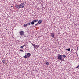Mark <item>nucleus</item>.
I'll return each mask as SVG.
<instances>
[{
	"mask_svg": "<svg viewBox=\"0 0 79 79\" xmlns=\"http://www.w3.org/2000/svg\"><path fill=\"white\" fill-rule=\"evenodd\" d=\"M57 59L60 60H63V56L62 55H59L57 56Z\"/></svg>",
	"mask_w": 79,
	"mask_h": 79,
	"instance_id": "1",
	"label": "nucleus"
},
{
	"mask_svg": "<svg viewBox=\"0 0 79 79\" xmlns=\"http://www.w3.org/2000/svg\"><path fill=\"white\" fill-rule=\"evenodd\" d=\"M20 6V8H23L24 7V6L25 5L23 3H22L21 4H19Z\"/></svg>",
	"mask_w": 79,
	"mask_h": 79,
	"instance_id": "2",
	"label": "nucleus"
},
{
	"mask_svg": "<svg viewBox=\"0 0 79 79\" xmlns=\"http://www.w3.org/2000/svg\"><path fill=\"white\" fill-rule=\"evenodd\" d=\"M24 32L23 31H20L19 32V35L20 36H23V35H24Z\"/></svg>",
	"mask_w": 79,
	"mask_h": 79,
	"instance_id": "3",
	"label": "nucleus"
},
{
	"mask_svg": "<svg viewBox=\"0 0 79 79\" xmlns=\"http://www.w3.org/2000/svg\"><path fill=\"white\" fill-rule=\"evenodd\" d=\"M15 7L16 8H18V9H19V8H20V6L19 5H15Z\"/></svg>",
	"mask_w": 79,
	"mask_h": 79,
	"instance_id": "4",
	"label": "nucleus"
},
{
	"mask_svg": "<svg viewBox=\"0 0 79 79\" xmlns=\"http://www.w3.org/2000/svg\"><path fill=\"white\" fill-rule=\"evenodd\" d=\"M62 57H63V58L62 59V61H64V58H66V56L64 54L62 55Z\"/></svg>",
	"mask_w": 79,
	"mask_h": 79,
	"instance_id": "5",
	"label": "nucleus"
},
{
	"mask_svg": "<svg viewBox=\"0 0 79 79\" xmlns=\"http://www.w3.org/2000/svg\"><path fill=\"white\" fill-rule=\"evenodd\" d=\"M42 20H40L38 21V24H41L42 23Z\"/></svg>",
	"mask_w": 79,
	"mask_h": 79,
	"instance_id": "6",
	"label": "nucleus"
},
{
	"mask_svg": "<svg viewBox=\"0 0 79 79\" xmlns=\"http://www.w3.org/2000/svg\"><path fill=\"white\" fill-rule=\"evenodd\" d=\"M27 56L28 57H29V56H31V53H28L27 55Z\"/></svg>",
	"mask_w": 79,
	"mask_h": 79,
	"instance_id": "7",
	"label": "nucleus"
},
{
	"mask_svg": "<svg viewBox=\"0 0 79 79\" xmlns=\"http://www.w3.org/2000/svg\"><path fill=\"white\" fill-rule=\"evenodd\" d=\"M51 35L52 36V38H54V37H55V34L54 33H51Z\"/></svg>",
	"mask_w": 79,
	"mask_h": 79,
	"instance_id": "8",
	"label": "nucleus"
},
{
	"mask_svg": "<svg viewBox=\"0 0 79 79\" xmlns=\"http://www.w3.org/2000/svg\"><path fill=\"white\" fill-rule=\"evenodd\" d=\"M33 21L34 22V23H36V22H37V21H38V20H33Z\"/></svg>",
	"mask_w": 79,
	"mask_h": 79,
	"instance_id": "9",
	"label": "nucleus"
},
{
	"mask_svg": "<svg viewBox=\"0 0 79 79\" xmlns=\"http://www.w3.org/2000/svg\"><path fill=\"white\" fill-rule=\"evenodd\" d=\"M28 25H27V24H24L23 25V27H27Z\"/></svg>",
	"mask_w": 79,
	"mask_h": 79,
	"instance_id": "10",
	"label": "nucleus"
},
{
	"mask_svg": "<svg viewBox=\"0 0 79 79\" xmlns=\"http://www.w3.org/2000/svg\"><path fill=\"white\" fill-rule=\"evenodd\" d=\"M23 58L25 59L27 58V56H26V55H25V56H23Z\"/></svg>",
	"mask_w": 79,
	"mask_h": 79,
	"instance_id": "11",
	"label": "nucleus"
},
{
	"mask_svg": "<svg viewBox=\"0 0 79 79\" xmlns=\"http://www.w3.org/2000/svg\"><path fill=\"white\" fill-rule=\"evenodd\" d=\"M46 65H47V66H48V65H49V62H47L46 63Z\"/></svg>",
	"mask_w": 79,
	"mask_h": 79,
	"instance_id": "12",
	"label": "nucleus"
},
{
	"mask_svg": "<svg viewBox=\"0 0 79 79\" xmlns=\"http://www.w3.org/2000/svg\"><path fill=\"white\" fill-rule=\"evenodd\" d=\"M66 50H67L68 52H70V48L66 49Z\"/></svg>",
	"mask_w": 79,
	"mask_h": 79,
	"instance_id": "13",
	"label": "nucleus"
},
{
	"mask_svg": "<svg viewBox=\"0 0 79 79\" xmlns=\"http://www.w3.org/2000/svg\"><path fill=\"white\" fill-rule=\"evenodd\" d=\"M31 25H34V22L33 21L31 22Z\"/></svg>",
	"mask_w": 79,
	"mask_h": 79,
	"instance_id": "14",
	"label": "nucleus"
},
{
	"mask_svg": "<svg viewBox=\"0 0 79 79\" xmlns=\"http://www.w3.org/2000/svg\"><path fill=\"white\" fill-rule=\"evenodd\" d=\"M38 25V23H37L36 24L34 25V27H35L36 26H37Z\"/></svg>",
	"mask_w": 79,
	"mask_h": 79,
	"instance_id": "15",
	"label": "nucleus"
},
{
	"mask_svg": "<svg viewBox=\"0 0 79 79\" xmlns=\"http://www.w3.org/2000/svg\"><path fill=\"white\" fill-rule=\"evenodd\" d=\"M27 24H28V25H29V26H30V25H31V22H30L27 23Z\"/></svg>",
	"mask_w": 79,
	"mask_h": 79,
	"instance_id": "16",
	"label": "nucleus"
},
{
	"mask_svg": "<svg viewBox=\"0 0 79 79\" xmlns=\"http://www.w3.org/2000/svg\"><path fill=\"white\" fill-rule=\"evenodd\" d=\"M33 46H34V47L35 48V44H33Z\"/></svg>",
	"mask_w": 79,
	"mask_h": 79,
	"instance_id": "17",
	"label": "nucleus"
},
{
	"mask_svg": "<svg viewBox=\"0 0 79 79\" xmlns=\"http://www.w3.org/2000/svg\"><path fill=\"white\" fill-rule=\"evenodd\" d=\"M20 51H21V52H24V51H23V50L22 49H20Z\"/></svg>",
	"mask_w": 79,
	"mask_h": 79,
	"instance_id": "18",
	"label": "nucleus"
},
{
	"mask_svg": "<svg viewBox=\"0 0 79 79\" xmlns=\"http://www.w3.org/2000/svg\"><path fill=\"white\" fill-rule=\"evenodd\" d=\"M35 48H38V46H37V45H36L35 46Z\"/></svg>",
	"mask_w": 79,
	"mask_h": 79,
	"instance_id": "19",
	"label": "nucleus"
},
{
	"mask_svg": "<svg viewBox=\"0 0 79 79\" xmlns=\"http://www.w3.org/2000/svg\"><path fill=\"white\" fill-rule=\"evenodd\" d=\"M79 65H78L77 67H76V68H79Z\"/></svg>",
	"mask_w": 79,
	"mask_h": 79,
	"instance_id": "20",
	"label": "nucleus"
},
{
	"mask_svg": "<svg viewBox=\"0 0 79 79\" xmlns=\"http://www.w3.org/2000/svg\"><path fill=\"white\" fill-rule=\"evenodd\" d=\"M2 63H5V60H3L2 61Z\"/></svg>",
	"mask_w": 79,
	"mask_h": 79,
	"instance_id": "21",
	"label": "nucleus"
},
{
	"mask_svg": "<svg viewBox=\"0 0 79 79\" xmlns=\"http://www.w3.org/2000/svg\"><path fill=\"white\" fill-rule=\"evenodd\" d=\"M20 48H23V46H21Z\"/></svg>",
	"mask_w": 79,
	"mask_h": 79,
	"instance_id": "22",
	"label": "nucleus"
},
{
	"mask_svg": "<svg viewBox=\"0 0 79 79\" xmlns=\"http://www.w3.org/2000/svg\"><path fill=\"white\" fill-rule=\"evenodd\" d=\"M25 47H26L27 48V45H25Z\"/></svg>",
	"mask_w": 79,
	"mask_h": 79,
	"instance_id": "23",
	"label": "nucleus"
},
{
	"mask_svg": "<svg viewBox=\"0 0 79 79\" xmlns=\"http://www.w3.org/2000/svg\"><path fill=\"white\" fill-rule=\"evenodd\" d=\"M22 46L23 47H24V46L23 45Z\"/></svg>",
	"mask_w": 79,
	"mask_h": 79,
	"instance_id": "24",
	"label": "nucleus"
},
{
	"mask_svg": "<svg viewBox=\"0 0 79 79\" xmlns=\"http://www.w3.org/2000/svg\"><path fill=\"white\" fill-rule=\"evenodd\" d=\"M31 44H32H32H33L32 43H31Z\"/></svg>",
	"mask_w": 79,
	"mask_h": 79,
	"instance_id": "25",
	"label": "nucleus"
},
{
	"mask_svg": "<svg viewBox=\"0 0 79 79\" xmlns=\"http://www.w3.org/2000/svg\"><path fill=\"white\" fill-rule=\"evenodd\" d=\"M24 46H26V45L25 44H24V45H23Z\"/></svg>",
	"mask_w": 79,
	"mask_h": 79,
	"instance_id": "26",
	"label": "nucleus"
},
{
	"mask_svg": "<svg viewBox=\"0 0 79 79\" xmlns=\"http://www.w3.org/2000/svg\"><path fill=\"white\" fill-rule=\"evenodd\" d=\"M34 44H32V45H33Z\"/></svg>",
	"mask_w": 79,
	"mask_h": 79,
	"instance_id": "27",
	"label": "nucleus"
},
{
	"mask_svg": "<svg viewBox=\"0 0 79 79\" xmlns=\"http://www.w3.org/2000/svg\"><path fill=\"white\" fill-rule=\"evenodd\" d=\"M11 7H13V6H11Z\"/></svg>",
	"mask_w": 79,
	"mask_h": 79,
	"instance_id": "28",
	"label": "nucleus"
},
{
	"mask_svg": "<svg viewBox=\"0 0 79 79\" xmlns=\"http://www.w3.org/2000/svg\"><path fill=\"white\" fill-rule=\"evenodd\" d=\"M6 30H7V29H6Z\"/></svg>",
	"mask_w": 79,
	"mask_h": 79,
	"instance_id": "29",
	"label": "nucleus"
},
{
	"mask_svg": "<svg viewBox=\"0 0 79 79\" xmlns=\"http://www.w3.org/2000/svg\"><path fill=\"white\" fill-rule=\"evenodd\" d=\"M38 47H39V46H38Z\"/></svg>",
	"mask_w": 79,
	"mask_h": 79,
	"instance_id": "30",
	"label": "nucleus"
},
{
	"mask_svg": "<svg viewBox=\"0 0 79 79\" xmlns=\"http://www.w3.org/2000/svg\"><path fill=\"white\" fill-rule=\"evenodd\" d=\"M77 50H79V49H77Z\"/></svg>",
	"mask_w": 79,
	"mask_h": 79,
	"instance_id": "31",
	"label": "nucleus"
},
{
	"mask_svg": "<svg viewBox=\"0 0 79 79\" xmlns=\"http://www.w3.org/2000/svg\"><path fill=\"white\" fill-rule=\"evenodd\" d=\"M77 48H78V47H77Z\"/></svg>",
	"mask_w": 79,
	"mask_h": 79,
	"instance_id": "32",
	"label": "nucleus"
}]
</instances>
